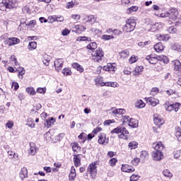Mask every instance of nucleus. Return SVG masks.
I'll return each mask as SVG.
<instances>
[{
	"mask_svg": "<svg viewBox=\"0 0 181 181\" xmlns=\"http://www.w3.org/2000/svg\"><path fill=\"white\" fill-rule=\"evenodd\" d=\"M103 70H105V71H110V73L114 74V73H115V70H117V64L115 63H109L106 66H103Z\"/></svg>",
	"mask_w": 181,
	"mask_h": 181,
	"instance_id": "nucleus-9",
	"label": "nucleus"
},
{
	"mask_svg": "<svg viewBox=\"0 0 181 181\" xmlns=\"http://www.w3.org/2000/svg\"><path fill=\"white\" fill-rule=\"evenodd\" d=\"M107 87H117L118 86V83L117 82H107L106 83Z\"/></svg>",
	"mask_w": 181,
	"mask_h": 181,
	"instance_id": "nucleus-55",
	"label": "nucleus"
},
{
	"mask_svg": "<svg viewBox=\"0 0 181 181\" xmlns=\"http://www.w3.org/2000/svg\"><path fill=\"white\" fill-rule=\"evenodd\" d=\"M12 87H13L14 91H16L19 88V83L18 82H13Z\"/></svg>",
	"mask_w": 181,
	"mask_h": 181,
	"instance_id": "nucleus-61",
	"label": "nucleus"
},
{
	"mask_svg": "<svg viewBox=\"0 0 181 181\" xmlns=\"http://www.w3.org/2000/svg\"><path fill=\"white\" fill-rule=\"evenodd\" d=\"M175 136L177 138L178 140L180 138H181V129H179L175 132Z\"/></svg>",
	"mask_w": 181,
	"mask_h": 181,
	"instance_id": "nucleus-64",
	"label": "nucleus"
},
{
	"mask_svg": "<svg viewBox=\"0 0 181 181\" xmlns=\"http://www.w3.org/2000/svg\"><path fill=\"white\" fill-rule=\"evenodd\" d=\"M158 62H163L164 64H168L169 63V58L165 55H158Z\"/></svg>",
	"mask_w": 181,
	"mask_h": 181,
	"instance_id": "nucleus-27",
	"label": "nucleus"
},
{
	"mask_svg": "<svg viewBox=\"0 0 181 181\" xmlns=\"http://www.w3.org/2000/svg\"><path fill=\"white\" fill-rule=\"evenodd\" d=\"M76 176H77V174L76 173V168H74V166H72L71 168V171L69 175V180L73 181L76 178Z\"/></svg>",
	"mask_w": 181,
	"mask_h": 181,
	"instance_id": "nucleus-24",
	"label": "nucleus"
},
{
	"mask_svg": "<svg viewBox=\"0 0 181 181\" xmlns=\"http://www.w3.org/2000/svg\"><path fill=\"white\" fill-rule=\"evenodd\" d=\"M62 73L64 76H71L72 74L71 70L69 68L64 69Z\"/></svg>",
	"mask_w": 181,
	"mask_h": 181,
	"instance_id": "nucleus-49",
	"label": "nucleus"
},
{
	"mask_svg": "<svg viewBox=\"0 0 181 181\" xmlns=\"http://www.w3.org/2000/svg\"><path fill=\"white\" fill-rule=\"evenodd\" d=\"M104 57V51L103 49L98 48L95 51H93L91 54V59L95 63H100Z\"/></svg>",
	"mask_w": 181,
	"mask_h": 181,
	"instance_id": "nucleus-5",
	"label": "nucleus"
},
{
	"mask_svg": "<svg viewBox=\"0 0 181 181\" xmlns=\"http://www.w3.org/2000/svg\"><path fill=\"white\" fill-rule=\"evenodd\" d=\"M139 122L135 119H130L129 122V126L132 128H137Z\"/></svg>",
	"mask_w": 181,
	"mask_h": 181,
	"instance_id": "nucleus-30",
	"label": "nucleus"
},
{
	"mask_svg": "<svg viewBox=\"0 0 181 181\" xmlns=\"http://www.w3.org/2000/svg\"><path fill=\"white\" fill-rule=\"evenodd\" d=\"M179 16V11L176 8H171L168 12V16L173 21H176L177 16Z\"/></svg>",
	"mask_w": 181,
	"mask_h": 181,
	"instance_id": "nucleus-11",
	"label": "nucleus"
},
{
	"mask_svg": "<svg viewBox=\"0 0 181 181\" xmlns=\"http://www.w3.org/2000/svg\"><path fill=\"white\" fill-rule=\"evenodd\" d=\"M86 27L81 25H74V28H72V32H74L75 33L78 34L83 33V32H86Z\"/></svg>",
	"mask_w": 181,
	"mask_h": 181,
	"instance_id": "nucleus-13",
	"label": "nucleus"
},
{
	"mask_svg": "<svg viewBox=\"0 0 181 181\" xmlns=\"http://www.w3.org/2000/svg\"><path fill=\"white\" fill-rule=\"evenodd\" d=\"M139 9V7H138L136 6H132V7H129L127 8V13L128 15H129V14L132 13V12L138 11Z\"/></svg>",
	"mask_w": 181,
	"mask_h": 181,
	"instance_id": "nucleus-34",
	"label": "nucleus"
},
{
	"mask_svg": "<svg viewBox=\"0 0 181 181\" xmlns=\"http://www.w3.org/2000/svg\"><path fill=\"white\" fill-rule=\"evenodd\" d=\"M158 93H159V89L158 88H153L151 91V95H156Z\"/></svg>",
	"mask_w": 181,
	"mask_h": 181,
	"instance_id": "nucleus-58",
	"label": "nucleus"
},
{
	"mask_svg": "<svg viewBox=\"0 0 181 181\" xmlns=\"http://www.w3.org/2000/svg\"><path fill=\"white\" fill-rule=\"evenodd\" d=\"M25 69H23V67L19 68L18 74L19 78H23V74H25Z\"/></svg>",
	"mask_w": 181,
	"mask_h": 181,
	"instance_id": "nucleus-48",
	"label": "nucleus"
},
{
	"mask_svg": "<svg viewBox=\"0 0 181 181\" xmlns=\"http://www.w3.org/2000/svg\"><path fill=\"white\" fill-rule=\"evenodd\" d=\"M111 134H120L118 135V138L119 139H124V138L127 136L126 135H128V134H129V132L127 131L125 127L121 125L112 130Z\"/></svg>",
	"mask_w": 181,
	"mask_h": 181,
	"instance_id": "nucleus-4",
	"label": "nucleus"
},
{
	"mask_svg": "<svg viewBox=\"0 0 181 181\" xmlns=\"http://www.w3.org/2000/svg\"><path fill=\"white\" fill-rule=\"evenodd\" d=\"M74 5H78V2H76V1H73L68 2L66 4V8L68 9H71V8L74 7Z\"/></svg>",
	"mask_w": 181,
	"mask_h": 181,
	"instance_id": "nucleus-43",
	"label": "nucleus"
},
{
	"mask_svg": "<svg viewBox=\"0 0 181 181\" xmlns=\"http://www.w3.org/2000/svg\"><path fill=\"white\" fill-rule=\"evenodd\" d=\"M145 60L146 62H148L150 64H156V63H158V55H155V54L147 55L146 57Z\"/></svg>",
	"mask_w": 181,
	"mask_h": 181,
	"instance_id": "nucleus-10",
	"label": "nucleus"
},
{
	"mask_svg": "<svg viewBox=\"0 0 181 181\" xmlns=\"http://www.w3.org/2000/svg\"><path fill=\"white\" fill-rule=\"evenodd\" d=\"M117 162H118V160L115 158H111L109 160V163H110V166H112V167L115 166V165H117Z\"/></svg>",
	"mask_w": 181,
	"mask_h": 181,
	"instance_id": "nucleus-52",
	"label": "nucleus"
},
{
	"mask_svg": "<svg viewBox=\"0 0 181 181\" xmlns=\"http://www.w3.org/2000/svg\"><path fill=\"white\" fill-rule=\"evenodd\" d=\"M26 125H28V127H30V128H35V123H33V119L28 118Z\"/></svg>",
	"mask_w": 181,
	"mask_h": 181,
	"instance_id": "nucleus-50",
	"label": "nucleus"
},
{
	"mask_svg": "<svg viewBox=\"0 0 181 181\" xmlns=\"http://www.w3.org/2000/svg\"><path fill=\"white\" fill-rule=\"evenodd\" d=\"M19 176H20L21 179H22V180H23V179L28 177V168L23 167L20 171Z\"/></svg>",
	"mask_w": 181,
	"mask_h": 181,
	"instance_id": "nucleus-23",
	"label": "nucleus"
},
{
	"mask_svg": "<svg viewBox=\"0 0 181 181\" xmlns=\"http://www.w3.org/2000/svg\"><path fill=\"white\" fill-rule=\"evenodd\" d=\"M50 59L52 57L47 54L44 55V59H42V63L45 64V66H49L50 62Z\"/></svg>",
	"mask_w": 181,
	"mask_h": 181,
	"instance_id": "nucleus-36",
	"label": "nucleus"
},
{
	"mask_svg": "<svg viewBox=\"0 0 181 181\" xmlns=\"http://www.w3.org/2000/svg\"><path fill=\"white\" fill-rule=\"evenodd\" d=\"M95 83L96 86H100L101 87H104V86H107V83L103 82L101 78H96L95 79Z\"/></svg>",
	"mask_w": 181,
	"mask_h": 181,
	"instance_id": "nucleus-37",
	"label": "nucleus"
},
{
	"mask_svg": "<svg viewBox=\"0 0 181 181\" xmlns=\"http://www.w3.org/2000/svg\"><path fill=\"white\" fill-rule=\"evenodd\" d=\"M25 90L28 94H30V95H35L36 94V91L33 87H28Z\"/></svg>",
	"mask_w": 181,
	"mask_h": 181,
	"instance_id": "nucleus-39",
	"label": "nucleus"
},
{
	"mask_svg": "<svg viewBox=\"0 0 181 181\" xmlns=\"http://www.w3.org/2000/svg\"><path fill=\"white\" fill-rule=\"evenodd\" d=\"M135 26H136V22L133 18H129L126 21V24L123 27V30L124 32H133L135 30Z\"/></svg>",
	"mask_w": 181,
	"mask_h": 181,
	"instance_id": "nucleus-6",
	"label": "nucleus"
},
{
	"mask_svg": "<svg viewBox=\"0 0 181 181\" xmlns=\"http://www.w3.org/2000/svg\"><path fill=\"white\" fill-rule=\"evenodd\" d=\"M163 45H162V42H158L154 45V50L159 53V52H162L163 50Z\"/></svg>",
	"mask_w": 181,
	"mask_h": 181,
	"instance_id": "nucleus-32",
	"label": "nucleus"
},
{
	"mask_svg": "<svg viewBox=\"0 0 181 181\" xmlns=\"http://www.w3.org/2000/svg\"><path fill=\"white\" fill-rule=\"evenodd\" d=\"M102 39L103 40H111V39H114V36L108 35H102Z\"/></svg>",
	"mask_w": 181,
	"mask_h": 181,
	"instance_id": "nucleus-53",
	"label": "nucleus"
},
{
	"mask_svg": "<svg viewBox=\"0 0 181 181\" xmlns=\"http://www.w3.org/2000/svg\"><path fill=\"white\" fill-rule=\"evenodd\" d=\"M173 65L174 66L175 71H180L181 70V63L180 61L175 59L172 62Z\"/></svg>",
	"mask_w": 181,
	"mask_h": 181,
	"instance_id": "nucleus-21",
	"label": "nucleus"
},
{
	"mask_svg": "<svg viewBox=\"0 0 181 181\" xmlns=\"http://www.w3.org/2000/svg\"><path fill=\"white\" fill-rule=\"evenodd\" d=\"M146 100L147 104H149V105H151L152 107H156L158 104H159V100L155 98H146Z\"/></svg>",
	"mask_w": 181,
	"mask_h": 181,
	"instance_id": "nucleus-14",
	"label": "nucleus"
},
{
	"mask_svg": "<svg viewBox=\"0 0 181 181\" xmlns=\"http://www.w3.org/2000/svg\"><path fill=\"white\" fill-rule=\"evenodd\" d=\"M72 67L74 69H76V70H77L79 73H83V71H84V69L83 68V66L78 64V63H76V62L73 63Z\"/></svg>",
	"mask_w": 181,
	"mask_h": 181,
	"instance_id": "nucleus-29",
	"label": "nucleus"
},
{
	"mask_svg": "<svg viewBox=\"0 0 181 181\" xmlns=\"http://www.w3.org/2000/svg\"><path fill=\"white\" fill-rule=\"evenodd\" d=\"M64 64V60L63 59H57V61L54 62V67L55 70L58 72L63 69V64Z\"/></svg>",
	"mask_w": 181,
	"mask_h": 181,
	"instance_id": "nucleus-12",
	"label": "nucleus"
},
{
	"mask_svg": "<svg viewBox=\"0 0 181 181\" xmlns=\"http://www.w3.org/2000/svg\"><path fill=\"white\" fill-rule=\"evenodd\" d=\"M153 117L155 125L160 127V125H163V124H165V120L163 118H160V117L158 116V115H154Z\"/></svg>",
	"mask_w": 181,
	"mask_h": 181,
	"instance_id": "nucleus-16",
	"label": "nucleus"
},
{
	"mask_svg": "<svg viewBox=\"0 0 181 181\" xmlns=\"http://www.w3.org/2000/svg\"><path fill=\"white\" fill-rule=\"evenodd\" d=\"M16 6H18V0H3L0 3V11H3V8H6V9H14Z\"/></svg>",
	"mask_w": 181,
	"mask_h": 181,
	"instance_id": "nucleus-3",
	"label": "nucleus"
},
{
	"mask_svg": "<svg viewBox=\"0 0 181 181\" xmlns=\"http://www.w3.org/2000/svg\"><path fill=\"white\" fill-rule=\"evenodd\" d=\"M172 105L175 112H177L179 111V108L180 107V103H175V104H173Z\"/></svg>",
	"mask_w": 181,
	"mask_h": 181,
	"instance_id": "nucleus-54",
	"label": "nucleus"
},
{
	"mask_svg": "<svg viewBox=\"0 0 181 181\" xmlns=\"http://www.w3.org/2000/svg\"><path fill=\"white\" fill-rule=\"evenodd\" d=\"M122 172L131 173L132 172H135V168H134V167L132 166L125 164V165H122Z\"/></svg>",
	"mask_w": 181,
	"mask_h": 181,
	"instance_id": "nucleus-17",
	"label": "nucleus"
},
{
	"mask_svg": "<svg viewBox=\"0 0 181 181\" xmlns=\"http://www.w3.org/2000/svg\"><path fill=\"white\" fill-rule=\"evenodd\" d=\"M166 93L168 94V95H173V94H177L175 90H174L173 89H169L166 90Z\"/></svg>",
	"mask_w": 181,
	"mask_h": 181,
	"instance_id": "nucleus-60",
	"label": "nucleus"
},
{
	"mask_svg": "<svg viewBox=\"0 0 181 181\" xmlns=\"http://www.w3.org/2000/svg\"><path fill=\"white\" fill-rule=\"evenodd\" d=\"M37 93H38L39 94H45L46 88H38L37 89Z\"/></svg>",
	"mask_w": 181,
	"mask_h": 181,
	"instance_id": "nucleus-59",
	"label": "nucleus"
},
{
	"mask_svg": "<svg viewBox=\"0 0 181 181\" xmlns=\"http://www.w3.org/2000/svg\"><path fill=\"white\" fill-rule=\"evenodd\" d=\"M119 55L121 57L125 59V57H128L129 56V52H128L127 49L123 50L121 52H119Z\"/></svg>",
	"mask_w": 181,
	"mask_h": 181,
	"instance_id": "nucleus-47",
	"label": "nucleus"
},
{
	"mask_svg": "<svg viewBox=\"0 0 181 181\" xmlns=\"http://www.w3.org/2000/svg\"><path fill=\"white\" fill-rule=\"evenodd\" d=\"M132 0H122V5L124 6H129V5H132Z\"/></svg>",
	"mask_w": 181,
	"mask_h": 181,
	"instance_id": "nucleus-51",
	"label": "nucleus"
},
{
	"mask_svg": "<svg viewBox=\"0 0 181 181\" xmlns=\"http://www.w3.org/2000/svg\"><path fill=\"white\" fill-rule=\"evenodd\" d=\"M157 39L161 42H168L170 39V37L167 34L158 35H157Z\"/></svg>",
	"mask_w": 181,
	"mask_h": 181,
	"instance_id": "nucleus-25",
	"label": "nucleus"
},
{
	"mask_svg": "<svg viewBox=\"0 0 181 181\" xmlns=\"http://www.w3.org/2000/svg\"><path fill=\"white\" fill-rule=\"evenodd\" d=\"M164 107L166 110V111H169L170 112L171 111H173V106L172 104H170L169 102H166L165 104H164Z\"/></svg>",
	"mask_w": 181,
	"mask_h": 181,
	"instance_id": "nucleus-40",
	"label": "nucleus"
},
{
	"mask_svg": "<svg viewBox=\"0 0 181 181\" xmlns=\"http://www.w3.org/2000/svg\"><path fill=\"white\" fill-rule=\"evenodd\" d=\"M171 50H175L176 52H181V45L179 44H174L171 46Z\"/></svg>",
	"mask_w": 181,
	"mask_h": 181,
	"instance_id": "nucleus-41",
	"label": "nucleus"
},
{
	"mask_svg": "<svg viewBox=\"0 0 181 181\" xmlns=\"http://www.w3.org/2000/svg\"><path fill=\"white\" fill-rule=\"evenodd\" d=\"M86 22L90 23V25H94L95 22H97V17L94 15H90L86 16Z\"/></svg>",
	"mask_w": 181,
	"mask_h": 181,
	"instance_id": "nucleus-22",
	"label": "nucleus"
},
{
	"mask_svg": "<svg viewBox=\"0 0 181 181\" xmlns=\"http://www.w3.org/2000/svg\"><path fill=\"white\" fill-rule=\"evenodd\" d=\"M71 146L72 151H74V152H77L78 151H80V149H81V147H80L78 146V144H77V143H71Z\"/></svg>",
	"mask_w": 181,
	"mask_h": 181,
	"instance_id": "nucleus-38",
	"label": "nucleus"
},
{
	"mask_svg": "<svg viewBox=\"0 0 181 181\" xmlns=\"http://www.w3.org/2000/svg\"><path fill=\"white\" fill-rule=\"evenodd\" d=\"M56 122V119L54 118L51 117L50 119H48L46 120V122L45 123V127H47V128H50L53 124Z\"/></svg>",
	"mask_w": 181,
	"mask_h": 181,
	"instance_id": "nucleus-28",
	"label": "nucleus"
},
{
	"mask_svg": "<svg viewBox=\"0 0 181 181\" xmlns=\"http://www.w3.org/2000/svg\"><path fill=\"white\" fill-rule=\"evenodd\" d=\"M37 47V42L35 41L30 42L28 45V50H35Z\"/></svg>",
	"mask_w": 181,
	"mask_h": 181,
	"instance_id": "nucleus-31",
	"label": "nucleus"
},
{
	"mask_svg": "<svg viewBox=\"0 0 181 181\" xmlns=\"http://www.w3.org/2000/svg\"><path fill=\"white\" fill-rule=\"evenodd\" d=\"M88 173L90 174L92 179H94L97 176V165L95 163H90L87 168Z\"/></svg>",
	"mask_w": 181,
	"mask_h": 181,
	"instance_id": "nucleus-7",
	"label": "nucleus"
},
{
	"mask_svg": "<svg viewBox=\"0 0 181 181\" xmlns=\"http://www.w3.org/2000/svg\"><path fill=\"white\" fill-rule=\"evenodd\" d=\"M115 121L114 119H107L104 122V125H110V124H114Z\"/></svg>",
	"mask_w": 181,
	"mask_h": 181,
	"instance_id": "nucleus-62",
	"label": "nucleus"
},
{
	"mask_svg": "<svg viewBox=\"0 0 181 181\" xmlns=\"http://www.w3.org/2000/svg\"><path fill=\"white\" fill-rule=\"evenodd\" d=\"M145 103H144V101H142V100H137V102L136 103V107L137 108H144V107H145Z\"/></svg>",
	"mask_w": 181,
	"mask_h": 181,
	"instance_id": "nucleus-42",
	"label": "nucleus"
},
{
	"mask_svg": "<svg viewBox=\"0 0 181 181\" xmlns=\"http://www.w3.org/2000/svg\"><path fill=\"white\" fill-rule=\"evenodd\" d=\"M86 40H88V42H90L91 38L90 37L88 38L86 36H83V37H78L76 39L77 42H86Z\"/></svg>",
	"mask_w": 181,
	"mask_h": 181,
	"instance_id": "nucleus-44",
	"label": "nucleus"
},
{
	"mask_svg": "<svg viewBox=\"0 0 181 181\" xmlns=\"http://www.w3.org/2000/svg\"><path fill=\"white\" fill-rule=\"evenodd\" d=\"M98 142L100 145H107L110 142V139L107 137V134L100 133L98 136Z\"/></svg>",
	"mask_w": 181,
	"mask_h": 181,
	"instance_id": "nucleus-8",
	"label": "nucleus"
},
{
	"mask_svg": "<svg viewBox=\"0 0 181 181\" xmlns=\"http://www.w3.org/2000/svg\"><path fill=\"white\" fill-rule=\"evenodd\" d=\"M6 127H7V128H8L9 129H12L13 127V122L8 121L6 123Z\"/></svg>",
	"mask_w": 181,
	"mask_h": 181,
	"instance_id": "nucleus-63",
	"label": "nucleus"
},
{
	"mask_svg": "<svg viewBox=\"0 0 181 181\" xmlns=\"http://www.w3.org/2000/svg\"><path fill=\"white\" fill-rule=\"evenodd\" d=\"M7 43L8 46H13L15 45H18L21 43V40H19L17 37L8 38V40H7Z\"/></svg>",
	"mask_w": 181,
	"mask_h": 181,
	"instance_id": "nucleus-18",
	"label": "nucleus"
},
{
	"mask_svg": "<svg viewBox=\"0 0 181 181\" xmlns=\"http://www.w3.org/2000/svg\"><path fill=\"white\" fill-rule=\"evenodd\" d=\"M86 49H88V50H91L92 52H94V50L97 49V42H90L89 45L86 46Z\"/></svg>",
	"mask_w": 181,
	"mask_h": 181,
	"instance_id": "nucleus-33",
	"label": "nucleus"
},
{
	"mask_svg": "<svg viewBox=\"0 0 181 181\" xmlns=\"http://www.w3.org/2000/svg\"><path fill=\"white\" fill-rule=\"evenodd\" d=\"M111 113L113 114V115H124L127 112V111L124 109H115V107H112Z\"/></svg>",
	"mask_w": 181,
	"mask_h": 181,
	"instance_id": "nucleus-15",
	"label": "nucleus"
},
{
	"mask_svg": "<svg viewBox=\"0 0 181 181\" xmlns=\"http://www.w3.org/2000/svg\"><path fill=\"white\" fill-rule=\"evenodd\" d=\"M129 148H130V149H136V148H138V143H136V141H131L129 143Z\"/></svg>",
	"mask_w": 181,
	"mask_h": 181,
	"instance_id": "nucleus-45",
	"label": "nucleus"
},
{
	"mask_svg": "<svg viewBox=\"0 0 181 181\" xmlns=\"http://www.w3.org/2000/svg\"><path fill=\"white\" fill-rule=\"evenodd\" d=\"M37 151V148H36V145L35 144V143H30V151L28 152V154L31 155V156H34V155L36 154Z\"/></svg>",
	"mask_w": 181,
	"mask_h": 181,
	"instance_id": "nucleus-20",
	"label": "nucleus"
},
{
	"mask_svg": "<svg viewBox=\"0 0 181 181\" xmlns=\"http://www.w3.org/2000/svg\"><path fill=\"white\" fill-rule=\"evenodd\" d=\"M154 151L152 152V158L153 160L159 161L163 159V151L165 150V146L162 141H158L156 144H153Z\"/></svg>",
	"mask_w": 181,
	"mask_h": 181,
	"instance_id": "nucleus-1",
	"label": "nucleus"
},
{
	"mask_svg": "<svg viewBox=\"0 0 181 181\" xmlns=\"http://www.w3.org/2000/svg\"><path fill=\"white\" fill-rule=\"evenodd\" d=\"M163 175L165 177H172V176H173V175L172 174V173H170V170H164L163 171Z\"/></svg>",
	"mask_w": 181,
	"mask_h": 181,
	"instance_id": "nucleus-46",
	"label": "nucleus"
},
{
	"mask_svg": "<svg viewBox=\"0 0 181 181\" xmlns=\"http://www.w3.org/2000/svg\"><path fill=\"white\" fill-rule=\"evenodd\" d=\"M74 163L76 168L81 166V157H80V154L74 155Z\"/></svg>",
	"mask_w": 181,
	"mask_h": 181,
	"instance_id": "nucleus-19",
	"label": "nucleus"
},
{
	"mask_svg": "<svg viewBox=\"0 0 181 181\" xmlns=\"http://www.w3.org/2000/svg\"><path fill=\"white\" fill-rule=\"evenodd\" d=\"M90 31L93 33L95 36H97V37H98V36H100V35H103V31L100 29L93 28L90 29Z\"/></svg>",
	"mask_w": 181,
	"mask_h": 181,
	"instance_id": "nucleus-35",
	"label": "nucleus"
},
{
	"mask_svg": "<svg viewBox=\"0 0 181 181\" xmlns=\"http://www.w3.org/2000/svg\"><path fill=\"white\" fill-rule=\"evenodd\" d=\"M142 71H144V67L142 66H136L133 71V74L134 76H139Z\"/></svg>",
	"mask_w": 181,
	"mask_h": 181,
	"instance_id": "nucleus-26",
	"label": "nucleus"
},
{
	"mask_svg": "<svg viewBox=\"0 0 181 181\" xmlns=\"http://www.w3.org/2000/svg\"><path fill=\"white\" fill-rule=\"evenodd\" d=\"M167 30L169 33H176L177 30H176V28L171 26L168 28Z\"/></svg>",
	"mask_w": 181,
	"mask_h": 181,
	"instance_id": "nucleus-57",
	"label": "nucleus"
},
{
	"mask_svg": "<svg viewBox=\"0 0 181 181\" xmlns=\"http://www.w3.org/2000/svg\"><path fill=\"white\" fill-rule=\"evenodd\" d=\"M139 177H141L138 175H132L130 177V181H138V180H139Z\"/></svg>",
	"mask_w": 181,
	"mask_h": 181,
	"instance_id": "nucleus-56",
	"label": "nucleus"
},
{
	"mask_svg": "<svg viewBox=\"0 0 181 181\" xmlns=\"http://www.w3.org/2000/svg\"><path fill=\"white\" fill-rule=\"evenodd\" d=\"M144 25L148 32H156V30H159V29H162L163 28V23H155L149 18L145 20Z\"/></svg>",
	"mask_w": 181,
	"mask_h": 181,
	"instance_id": "nucleus-2",
	"label": "nucleus"
}]
</instances>
